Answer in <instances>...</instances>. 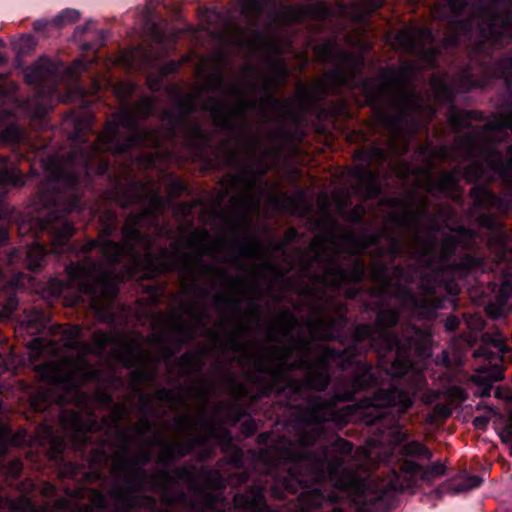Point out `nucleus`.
<instances>
[{
    "instance_id": "1",
    "label": "nucleus",
    "mask_w": 512,
    "mask_h": 512,
    "mask_svg": "<svg viewBox=\"0 0 512 512\" xmlns=\"http://www.w3.org/2000/svg\"><path fill=\"white\" fill-rule=\"evenodd\" d=\"M398 315L392 310H382L377 315L375 326L360 325L355 330L357 341L370 339L377 351L381 366L392 377H405L408 390L398 388L378 391L373 398L361 401L357 406L335 408L336 401H348L353 394L367 386L372 378L370 369H362L347 385L349 389L336 392L330 401L316 397L309 402V414L305 431L299 439L300 454L294 459L291 468V480H295L305 490L300 492L301 512H313L327 501L347 498L355 504L356 512H373L389 491H406L412 489L418 480H429L444 473L442 464H435L429 471L412 461L401 466L400 473L393 471L389 478L377 487L376 495L370 496L368 484L364 477L348 470L346 462L352 452V445L337 438L329 449L322 442L321 424L326 421L342 424L359 414L368 425L383 417L384 408H392L398 413L405 412L413 403V396L420 390L425 379L416 357L423 360L430 355L431 335L427 331L414 327L405 329V338L392 336L387 328L394 326ZM237 507L247 512H278L266 508L265 499L260 489H253L248 494L237 495ZM332 512H342L333 509Z\"/></svg>"
},
{
    "instance_id": "2",
    "label": "nucleus",
    "mask_w": 512,
    "mask_h": 512,
    "mask_svg": "<svg viewBox=\"0 0 512 512\" xmlns=\"http://www.w3.org/2000/svg\"><path fill=\"white\" fill-rule=\"evenodd\" d=\"M165 203L157 192H152L147 206L140 215L127 217L122 230V245L110 240V230L105 229L97 240L85 246L86 252L97 249L102 259L93 263L86 258L81 263L67 267L69 285L83 295L90 296L91 308L101 320L111 316L110 302L116 293V279L160 274L168 270H185L188 258L177 251H161L155 259L150 253L151 242L140 233V227L158 223V213Z\"/></svg>"
},
{
    "instance_id": "3",
    "label": "nucleus",
    "mask_w": 512,
    "mask_h": 512,
    "mask_svg": "<svg viewBox=\"0 0 512 512\" xmlns=\"http://www.w3.org/2000/svg\"><path fill=\"white\" fill-rule=\"evenodd\" d=\"M61 339L68 349L67 355L59 362H49L41 367V377L52 387L39 394L44 400L61 404L75 400L77 388L96 376V371L86 360L88 354L102 355L111 348L113 356L129 367L136 365L142 357L137 344L101 331L94 333L92 347L81 340V328L77 325L65 329Z\"/></svg>"
},
{
    "instance_id": "4",
    "label": "nucleus",
    "mask_w": 512,
    "mask_h": 512,
    "mask_svg": "<svg viewBox=\"0 0 512 512\" xmlns=\"http://www.w3.org/2000/svg\"><path fill=\"white\" fill-rule=\"evenodd\" d=\"M153 107L152 99L142 98L134 107L121 108L116 120L107 125L97 142L89 147V152L73 150L65 164L71 170L64 171L62 168H57L52 173L53 178L59 183L72 187L81 175L88 174L91 160L98 151L118 153L134 146L157 147L162 145L165 139L172 138L180 132L182 122L172 120L167 112L164 113L162 121L169 127L164 131L138 130L139 118L148 116Z\"/></svg>"
},
{
    "instance_id": "5",
    "label": "nucleus",
    "mask_w": 512,
    "mask_h": 512,
    "mask_svg": "<svg viewBox=\"0 0 512 512\" xmlns=\"http://www.w3.org/2000/svg\"><path fill=\"white\" fill-rule=\"evenodd\" d=\"M363 92L376 112L377 121L389 132L386 148L373 146L363 152L369 161L384 160L389 153L403 154L415 127L404 132L410 119H414L422 106L421 99L411 90L406 75L389 69L379 79L363 82Z\"/></svg>"
},
{
    "instance_id": "6",
    "label": "nucleus",
    "mask_w": 512,
    "mask_h": 512,
    "mask_svg": "<svg viewBox=\"0 0 512 512\" xmlns=\"http://www.w3.org/2000/svg\"><path fill=\"white\" fill-rule=\"evenodd\" d=\"M200 105L211 112L218 126L236 135L232 158L255 155L257 144L250 121L258 104L250 91L238 82L225 83L222 75L215 72L206 82V91L198 97L188 95L179 110L184 116Z\"/></svg>"
},
{
    "instance_id": "7",
    "label": "nucleus",
    "mask_w": 512,
    "mask_h": 512,
    "mask_svg": "<svg viewBox=\"0 0 512 512\" xmlns=\"http://www.w3.org/2000/svg\"><path fill=\"white\" fill-rule=\"evenodd\" d=\"M310 340H300L289 350L276 351L273 355L281 367L307 368L306 384L316 390H324L329 382L328 367L326 364V354L311 367L309 363V349L311 341L314 339H330L336 336L331 325L320 319L309 323L307 327Z\"/></svg>"
},
{
    "instance_id": "8",
    "label": "nucleus",
    "mask_w": 512,
    "mask_h": 512,
    "mask_svg": "<svg viewBox=\"0 0 512 512\" xmlns=\"http://www.w3.org/2000/svg\"><path fill=\"white\" fill-rule=\"evenodd\" d=\"M507 352L508 349L506 348L505 339L501 333L486 334L483 337V343L475 350L474 357L485 358L488 360L489 364L477 368L475 374L472 376V381L477 387L475 391L476 395L480 397L489 396L492 384L503 378L499 362L504 358Z\"/></svg>"
},
{
    "instance_id": "9",
    "label": "nucleus",
    "mask_w": 512,
    "mask_h": 512,
    "mask_svg": "<svg viewBox=\"0 0 512 512\" xmlns=\"http://www.w3.org/2000/svg\"><path fill=\"white\" fill-rule=\"evenodd\" d=\"M512 135V118H494L488 123V136L491 138ZM501 143L488 144V179L499 176L507 182H512V146L508 147L504 160L500 155Z\"/></svg>"
},
{
    "instance_id": "10",
    "label": "nucleus",
    "mask_w": 512,
    "mask_h": 512,
    "mask_svg": "<svg viewBox=\"0 0 512 512\" xmlns=\"http://www.w3.org/2000/svg\"><path fill=\"white\" fill-rule=\"evenodd\" d=\"M455 249L456 242L452 236L443 237L441 242L428 239L422 244H417L419 262L435 272H441L451 266L449 257Z\"/></svg>"
},
{
    "instance_id": "11",
    "label": "nucleus",
    "mask_w": 512,
    "mask_h": 512,
    "mask_svg": "<svg viewBox=\"0 0 512 512\" xmlns=\"http://www.w3.org/2000/svg\"><path fill=\"white\" fill-rule=\"evenodd\" d=\"M396 44L405 51L421 55L427 59L433 58V33L429 28H407L396 35Z\"/></svg>"
},
{
    "instance_id": "12",
    "label": "nucleus",
    "mask_w": 512,
    "mask_h": 512,
    "mask_svg": "<svg viewBox=\"0 0 512 512\" xmlns=\"http://www.w3.org/2000/svg\"><path fill=\"white\" fill-rule=\"evenodd\" d=\"M364 266L357 259H354L349 269L329 264L320 281L331 287H339L344 282H358L363 278Z\"/></svg>"
},
{
    "instance_id": "13",
    "label": "nucleus",
    "mask_w": 512,
    "mask_h": 512,
    "mask_svg": "<svg viewBox=\"0 0 512 512\" xmlns=\"http://www.w3.org/2000/svg\"><path fill=\"white\" fill-rule=\"evenodd\" d=\"M389 455H382L380 442L369 439L363 447H360L353 456V464L364 471L372 469L377 461H388Z\"/></svg>"
},
{
    "instance_id": "14",
    "label": "nucleus",
    "mask_w": 512,
    "mask_h": 512,
    "mask_svg": "<svg viewBox=\"0 0 512 512\" xmlns=\"http://www.w3.org/2000/svg\"><path fill=\"white\" fill-rule=\"evenodd\" d=\"M56 67L48 58H40L24 71L26 81L31 85L51 86L55 82Z\"/></svg>"
},
{
    "instance_id": "15",
    "label": "nucleus",
    "mask_w": 512,
    "mask_h": 512,
    "mask_svg": "<svg viewBox=\"0 0 512 512\" xmlns=\"http://www.w3.org/2000/svg\"><path fill=\"white\" fill-rule=\"evenodd\" d=\"M405 303L422 317H429L442 306V301L437 297L436 287L432 289L423 288L422 295L416 298L414 295H407Z\"/></svg>"
},
{
    "instance_id": "16",
    "label": "nucleus",
    "mask_w": 512,
    "mask_h": 512,
    "mask_svg": "<svg viewBox=\"0 0 512 512\" xmlns=\"http://www.w3.org/2000/svg\"><path fill=\"white\" fill-rule=\"evenodd\" d=\"M331 82H334L337 86L351 84V80L346 75H344L340 70H335L331 74L327 75V77L324 80L314 85L312 88L299 89L298 97L301 99L305 97L314 100L321 99L325 94L328 84Z\"/></svg>"
},
{
    "instance_id": "17",
    "label": "nucleus",
    "mask_w": 512,
    "mask_h": 512,
    "mask_svg": "<svg viewBox=\"0 0 512 512\" xmlns=\"http://www.w3.org/2000/svg\"><path fill=\"white\" fill-rule=\"evenodd\" d=\"M512 295V281L506 280L502 283L499 296L494 302H490L486 306L487 314L496 319L504 316L509 310L508 297Z\"/></svg>"
},
{
    "instance_id": "18",
    "label": "nucleus",
    "mask_w": 512,
    "mask_h": 512,
    "mask_svg": "<svg viewBox=\"0 0 512 512\" xmlns=\"http://www.w3.org/2000/svg\"><path fill=\"white\" fill-rule=\"evenodd\" d=\"M289 17L290 21H299L302 18L313 16L316 18H326L330 14V8L323 2H318L315 5L303 7V6H293L289 8Z\"/></svg>"
},
{
    "instance_id": "19",
    "label": "nucleus",
    "mask_w": 512,
    "mask_h": 512,
    "mask_svg": "<svg viewBox=\"0 0 512 512\" xmlns=\"http://www.w3.org/2000/svg\"><path fill=\"white\" fill-rule=\"evenodd\" d=\"M52 236V251L54 253H62L69 241V238L73 235V227L68 222H61L57 225L51 226Z\"/></svg>"
},
{
    "instance_id": "20",
    "label": "nucleus",
    "mask_w": 512,
    "mask_h": 512,
    "mask_svg": "<svg viewBox=\"0 0 512 512\" xmlns=\"http://www.w3.org/2000/svg\"><path fill=\"white\" fill-rule=\"evenodd\" d=\"M482 484V479L478 476H470L457 480L441 487V493L460 494L478 488Z\"/></svg>"
},
{
    "instance_id": "21",
    "label": "nucleus",
    "mask_w": 512,
    "mask_h": 512,
    "mask_svg": "<svg viewBox=\"0 0 512 512\" xmlns=\"http://www.w3.org/2000/svg\"><path fill=\"white\" fill-rule=\"evenodd\" d=\"M283 202V208L292 214L304 216L308 212V202L302 192L285 195Z\"/></svg>"
},
{
    "instance_id": "22",
    "label": "nucleus",
    "mask_w": 512,
    "mask_h": 512,
    "mask_svg": "<svg viewBox=\"0 0 512 512\" xmlns=\"http://www.w3.org/2000/svg\"><path fill=\"white\" fill-rule=\"evenodd\" d=\"M490 421L493 422L494 426L496 429H499V431L503 428V416L490 407L486 408L482 415L476 416L473 419V425L476 429L484 430Z\"/></svg>"
},
{
    "instance_id": "23",
    "label": "nucleus",
    "mask_w": 512,
    "mask_h": 512,
    "mask_svg": "<svg viewBox=\"0 0 512 512\" xmlns=\"http://www.w3.org/2000/svg\"><path fill=\"white\" fill-rule=\"evenodd\" d=\"M471 196L477 207H497L499 203L498 197L485 187L472 188Z\"/></svg>"
},
{
    "instance_id": "24",
    "label": "nucleus",
    "mask_w": 512,
    "mask_h": 512,
    "mask_svg": "<svg viewBox=\"0 0 512 512\" xmlns=\"http://www.w3.org/2000/svg\"><path fill=\"white\" fill-rule=\"evenodd\" d=\"M21 172L15 166L0 164V185L22 186Z\"/></svg>"
},
{
    "instance_id": "25",
    "label": "nucleus",
    "mask_w": 512,
    "mask_h": 512,
    "mask_svg": "<svg viewBox=\"0 0 512 512\" xmlns=\"http://www.w3.org/2000/svg\"><path fill=\"white\" fill-rule=\"evenodd\" d=\"M256 182H249L245 191L240 196L241 205L247 212L257 211L259 208V198L256 197Z\"/></svg>"
},
{
    "instance_id": "26",
    "label": "nucleus",
    "mask_w": 512,
    "mask_h": 512,
    "mask_svg": "<svg viewBox=\"0 0 512 512\" xmlns=\"http://www.w3.org/2000/svg\"><path fill=\"white\" fill-rule=\"evenodd\" d=\"M46 255L45 248L39 243H33L27 250V264L29 269L36 270L41 267Z\"/></svg>"
},
{
    "instance_id": "27",
    "label": "nucleus",
    "mask_w": 512,
    "mask_h": 512,
    "mask_svg": "<svg viewBox=\"0 0 512 512\" xmlns=\"http://www.w3.org/2000/svg\"><path fill=\"white\" fill-rule=\"evenodd\" d=\"M382 6V0H359L353 3V7L355 12L352 16L360 20L366 15L370 14L372 11L380 8Z\"/></svg>"
},
{
    "instance_id": "28",
    "label": "nucleus",
    "mask_w": 512,
    "mask_h": 512,
    "mask_svg": "<svg viewBox=\"0 0 512 512\" xmlns=\"http://www.w3.org/2000/svg\"><path fill=\"white\" fill-rule=\"evenodd\" d=\"M356 174L362 178V180L366 183V195L368 197L377 195L380 192V187L378 183L376 182V176L374 173L368 170H360L356 169Z\"/></svg>"
},
{
    "instance_id": "29",
    "label": "nucleus",
    "mask_w": 512,
    "mask_h": 512,
    "mask_svg": "<svg viewBox=\"0 0 512 512\" xmlns=\"http://www.w3.org/2000/svg\"><path fill=\"white\" fill-rule=\"evenodd\" d=\"M79 18V12L75 9H65L53 19L56 28L72 23Z\"/></svg>"
},
{
    "instance_id": "30",
    "label": "nucleus",
    "mask_w": 512,
    "mask_h": 512,
    "mask_svg": "<svg viewBox=\"0 0 512 512\" xmlns=\"http://www.w3.org/2000/svg\"><path fill=\"white\" fill-rule=\"evenodd\" d=\"M452 413V409L450 406L444 404H437L433 411L427 416V421L429 423H436L440 420L448 418Z\"/></svg>"
},
{
    "instance_id": "31",
    "label": "nucleus",
    "mask_w": 512,
    "mask_h": 512,
    "mask_svg": "<svg viewBox=\"0 0 512 512\" xmlns=\"http://www.w3.org/2000/svg\"><path fill=\"white\" fill-rule=\"evenodd\" d=\"M510 404L512 405V397L510 398ZM499 436L502 442L509 445L510 454L512 455V407L509 412V420L499 431Z\"/></svg>"
},
{
    "instance_id": "32",
    "label": "nucleus",
    "mask_w": 512,
    "mask_h": 512,
    "mask_svg": "<svg viewBox=\"0 0 512 512\" xmlns=\"http://www.w3.org/2000/svg\"><path fill=\"white\" fill-rule=\"evenodd\" d=\"M136 85L130 81H122L114 86L115 95L121 100L126 99L129 95L135 93Z\"/></svg>"
},
{
    "instance_id": "33",
    "label": "nucleus",
    "mask_w": 512,
    "mask_h": 512,
    "mask_svg": "<svg viewBox=\"0 0 512 512\" xmlns=\"http://www.w3.org/2000/svg\"><path fill=\"white\" fill-rule=\"evenodd\" d=\"M403 450L407 455H422L426 458H431V453L418 441H413L404 445Z\"/></svg>"
},
{
    "instance_id": "34",
    "label": "nucleus",
    "mask_w": 512,
    "mask_h": 512,
    "mask_svg": "<svg viewBox=\"0 0 512 512\" xmlns=\"http://www.w3.org/2000/svg\"><path fill=\"white\" fill-rule=\"evenodd\" d=\"M17 308V300L14 296H9L4 303L0 304V321L11 317Z\"/></svg>"
},
{
    "instance_id": "35",
    "label": "nucleus",
    "mask_w": 512,
    "mask_h": 512,
    "mask_svg": "<svg viewBox=\"0 0 512 512\" xmlns=\"http://www.w3.org/2000/svg\"><path fill=\"white\" fill-rule=\"evenodd\" d=\"M446 398L449 401L450 405H453L454 403L465 401L467 395L462 388L458 386H452L447 389Z\"/></svg>"
},
{
    "instance_id": "36",
    "label": "nucleus",
    "mask_w": 512,
    "mask_h": 512,
    "mask_svg": "<svg viewBox=\"0 0 512 512\" xmlns=\"http://www.w3.org/2000/svg\"><path fill=\"white\" fill-rule=\"evenodd\" d=\"M457 183V176L454 173L442 174L438 180V188L445 191L453 190Z\"/></svg>"
},
{
    "instance_id": "37",
    "label": "nucleus",
    "mask_w": 512,
    "mask_h": 512,
    "mask_svg": "<svg viewBox=\"0 0 512 512\" xmlns=\"http://www.w3.org/2000/svg\"><path fill=\"white\" fill-rule=\"evenodd\" d=\"M39 433L42 435V439L40 440L41 444H44L45 442H49L52 446V448L59 452L62 448V442L56 441L55 438L52 436V430L48 427H43L39 429Z\"/></svg>"
},
{
    "instance_id": "38",
    "label": "nucleus",
    "mask_w": 512,
    "mask_h": 512,
    "mask_svg": "<svg viewBox=\"0 0 512 512\" xmlns=\"http://www.w3.org/2000/svg\"><path fill=\"white\" fill-rule=\"evenodd\" d=\"M244 9L251 14L259 15L263 12L265 6L268 4L267 0H243Z\"/></svg>"
},
{
    "instance_id": "39",
    "label": "nucleus",
    "mask_w": 512,
    "mask_h": 512,
    "mask_svg": "<svg viewBox=\"0 0 512 512\" xmlns=\"http://www.w3.org/2000/svg\"><path fill=\"white\" fill-rule=\"evenodd\" d=\"M4 142H18L22 138V131L16 126L7 127L1 135Z\"/></svg>"
},
{
    "instance_id": "40",
    "label": "nucleus",
    "mask_w": 512,
    "mask_h": 512,
    "mask_svg": "<svg viewBox=\"0 0 512 512\" xmlns=\"http://www.w3.org/2000/svg\"><path fill=\"white\" fill-rule=\"evenodd\" d=\"M262 42L263 39L259 33H254L249 38L241 39V44L247 46L248 49L252 52H256L257 50H259L260 46L262 45Z\"/></svg>"
},
{
    "instance_id": "41",
    "label": "nucleus",
    "mask_w": 512,
    "mask_h": 512,
    "mask_svg": "<svg viewBox=\"0 0 512 512\" xmlns=\"http://www.w3.org/2000/svg\"><path fill=\"white\" fill-rule=\"evenodd\" d=\"M448 7L458 16L463 14V11L467 8V3L466 0H448Z\"/></svg>"
},
{
    "instance_id": "42",
    "label": "nucleus",
    "mask_w": 512,
    "mask_h": 512,
    "mask_svg": "<svg viewBox=\"0 0 512 512\" xmlns=\"http://www.w3.org/2000/svg\"><path fill=\"white\" fill-rule=\"evenodd\" d=\"M35 103V108L30 111L32 117H40L46 111V106L38 101V99L28 102L27 107L30 110L32 104Z\"/></svg>"
},
{
    "instance_id": "43",
    "label": "nucleus",
    "mask_w": 512,
    "mask_h": 512,
    "mask_svg": "<svg viewBox=\"0 0 512 512\" xmlns=\"http://www.w3.org/2000/svg\"><path fill=\"white\" fill-rule=\"evenodd\" d=\"M389 436L391 437V442L394 445L393 449H395L396 446L402 444L406 440V434L399 429H393L389 433Z\"/></svg>"
},
{
    "instance_id": "44",
    "label": "nucleus",
    "mask_w": 512,
    "mask_h": 512,
    "mask_svg": "<svg viewBox=\"0 0 512 512\" xmlns=\"http://www.w3.org/2000/svg\"><path fill=\"white\" fill-rule=\"evenodd\" d=\"M317 53L322 60L328 61L332 53V45L330 43H325L319 46Z\"/></svg>"
},
{
    "instance_id": "45",
    "label": "nucleus",
    "mask_w": 512,
    "mask_h": 512,
    "mask_svg": "<svg viewBox=\"0 0 512 512\" xmlns=\"http://www.w3.org/2000/svg\"><path fill=\"white\" fill-rule=\"evenodd\" d=\"M165 452H167V458H174L176 456L184 455L185 451H182V449L176 445L167 447L165 449Z\"/></svg>"
},
{
    "instance_id": "46",
    "label": "nucleus",
    "mask_w": 512,
    "mask_h": 512,
    "mask_svg": "<svg viewBox=\"0 0 512 512\" xmlns=\"http://www.w3.org/2000/svg\"><path fill=\"white\" fill-rule=\"evenodd\" d=\"M286 327L284 328V335L287 336L294 329L295 319L293 316L288 315L285 317Z\"/></svg>"
},
{
    "instance_id": "47",
    "label": "nucleus",
    "mask_w": 512,
    "mask_h": 512,
    "mask_svg": "<svg viewBox=\"0 0 512 512\" xmlns=\"http://www.w3.org/2000/svg\"><path fill=\"white\" fill-rule=\"evenodd\" d=\"M33 26H34V29H35L36 31H42V30H44L47 26H55V25L53 24V20H52L51 22H48V21H46V20H42V19H41V20H36V21L34 22Z\"/></svg>"
},
{
    "instance_id": "48",
    "label": "nucleus",
    "mask_w": 512,
    "mask_h": 512,
    "mask_svg": "<svg viewBox=\"0 0 512 512\" xmlns=\"http://www.w3.org/2000/svg\"><path fill=\"white\" fill-rule=\"evenodd\" d=\"M7 440V433L4 429L0 428V454L5 450V443Z\"/></svg>"
},
{
    "instance_id": "49",
    "label": "nucleus",
    "mask_w": 512,
    "mask_h": 512,
    "mask_svg": "<svg viewBox=\"0 0 512 512\" xmlns=\"http://www.w3.org/2000/svg\"><path fill=\"white\" fill-rule=\"evenodd\" d=\"M76 202H77L76 199L73 197L72 201H70L69 203L63 205L62 211L66 212V213L73 211L74 209L77 208V203Z\"/></svg>"
},
{
    "instance_id": "50",
    "label": "nucleus",
    "mask_w": 512,
    "mask_h": 512,
    "mask_svg": "<svg viewBox=\"0 0 512 512\" xmlns=\"http://www.w3.org/2000/svg\"><path fill=\"white\" fill-rule=\"evenodd\" d=\"M480 224L491 228L494 226V220L490 216L483 215L480 218Z\"/></svg>"
},
{
    "instance_id": "51",
    "label": "nucleus",
    "mask_w": 512,
    "mask_h": 512,
    "mask_svg": "<svg viewBox=\"0 0 512 512\" xmlns=\"http://www.w3.org/2000/svg\"><path fill=\"white\" fill-rule=\"evenodd\" d=\"M179 65H180L179 63L171 62L163 68V73L168 74V73L174 72V71H176V69L178 68Z\"/></svg>"
},
{
    "instance_id": "52",
    "label": "nucleus",
    "mask_w": 512,
    "mask_h": 512,
    "mask_svg": "<svg viewBox=\"0 0 512 512\" xmlns=\"http://www.w3.org/2000/svg\"><path fill=\"white\" fill-rule=\"evenodd\" d=\"M457 325H458V321L455 318H449V319H447V321L445 323V327L447 328V330H450V331L456 329Z\"/></svg>"
},
{
    "instance_id": "53",
    "label": "nucleus",
    "mask_w": 512,
    "mask_h": 512,
    "mask_svg": "<svg viewBox=\"0 0 512 512\" xmlns=\"http://www.w3.org/2000/svg\"><path fill=\"white\" fill-rule=\"evenodd\" d=\"M443 80L442 79H436L434 78L432 80V86L437 94L438 97H440V85H442Z\"/></svg>"
},
{
    "instance_id": "54",
    "label": "nucleus",
    "mask_w": 512,
    "mask_h": 512,
    "mask_svg": "<svg viewBox=\"0 0 512 512\" xmlns=\"http://www.w3.org/2000/svg\"><path fill=\"white\" fill-rule=\"evenodd\" d=\"M72 69L75 72H78L80 70L82 71V70L86 69V65L83 63V61L77 60V61L74 62Z\"/></svg>"
},
{
    "instance_id": "55",
    "label": "nucleus",
    "mask_w": 512,
    "mask_h": 512,
    "mask_svg": "<svg viewBox=\"0 0 512 512\" xmlns=\"http://www.w3.org/2000/svg\"><path fill=\"white\" fill-rule=\"evenodd\" d=\"M140 49H134L133 51L129 52L125 57L128 61H133L137 56L141 55Z\"/></svg>"
},
{
    "instance_id": "56",
    "label": "nucleus",
    "mask_w": 512,
    "mask_h": 512,
    "mask_svg": "<svg viewBox=\"0 0 512 512\" xmlns=\"http://www.w3.org/2000/svg\"><path fill=\"white\" fill-rule=\"evenodd\" d=\"M326 195H319L318 196V199H317V202H318V205L320 206L321 210L326 213V207H325V202H326Z\"/></svg>"
},
{
    "instance_id": "57",
    "label": "nucleus",
    "mask_w": 512,
    "mask_h": 512,
    "mask_svg": "<svg viewBox=\"0 0 512 512\" xmlns=\"http://www.w3.org/2000/svg\"><path fill=\"white\" fill-rule=\"evenodd\" d=\"M67 416H69L71 418L73 426L75 428H78V416L75 413H69V414L63 416V420H65V418Z\"/></svg>"
},
{
    "instance_id": "58",
    "label": "nucleus",
    "mask_w": 512,
    "mask_h": 512,
    "mask_svg": "<svg viewBox=\"0 0 512 512\" xmlns=\"http://www.w3.org/2000/svg\"><path fill=\"white\" fill-rule=\"evenodd\" d=\"M438 362L443 364L444 366H449L450 365V361H449L448 353L447 352H443L442 358L439 359Z\"/></svg>"
},
{
    "instance_id": "59",
    "label": "nucleus",
    "mask_w": 512,
    "mask_h": 512,
    "mask_svg": "<svg viewBox=\"0 0 512 512\" xmlns=\"http://www.w3.org/2000/svg\"><path fill=\"white\" fill-rule=\"evenodd\" d=\"M498 22H499L498 18H493V19L491 20V23H490V32H491L492 34L497 33V32H496V28H497Z\"/></svg>"
},
{
    "instance_id": "60",
    "label": "nucleus",
    "mask_w": 512,
    "mask_h": 512,
    "mask_svg": "<svg viewBox=\"0 0 512 512\" xmlns=\"http://www.w3.org/2000/svg\"><path fill=\"white\" fill-rule=\"evenodd\" d=\"M191 132L196 137H202V130L199 126L195 125L191 128Z\"/></svg>"
},
{
    "instance_id": "61",
    "label": "nucleus",
    "mask_w": 512,
    "mask_h": 512,
    "mask_svg": "<svg viewBox=\"0 0 512 512\" xmlns=\"http://www.w3.org/2000/svg\"><path fill=\"white\" fill-rule=\"evenodd\" d=\"M438 397V393L436 392H431V394H429L428 396H426L424 398V402L425 403H430L431 401H433L434 399H436Z\"/></svg>"
},
{
    "instance_id": "62",
    "label": "nucleus",
    "mask_w": 512,
    "mask_h": 512,
    "mask_svg": "<svg viewBox=\"0 0 512 512\" xmlns=\"http://www.w3.org/2000/svg\"><path fill=\"white\" fill-rule=\"evenodd\" d=\"M40 317H41V314H40L38 311H35V312H34V316H33V318H31V319H29V320L27 321L28 325L30 326L33 322L38 321V319H39Z\"/></svg>"
},
{
    "instance_id": "63",
    "label": "nucleus",
    "mask_w": 512,
    "mask_h": 512,
    "mask_svg": "<svg viewBox=\"0 0 512 512\" xmlns=\"http://www.w3.org/2000/svg\"><path fill=\"white\" fill-rule=\"evenodd\" d=\"M512 258V253L503 254L499 257V261H505Z\"/></svg>"
},
{
    "instance_id": "64",
    "label": "nucleus",
    "mask_w": 512,
    "mask_h": 512,
    "mask_svg": "<svg viewBox=\"0 0 512 512\" xmlns=\"http://www.w3.org/2000/svg\"><path fill=\"white\" fill-rule=\"evenodd\" d=\"M32 345H33V347L35 349H40L41 348V341L39 339H35V340H33Z\"/></svg>"
}]
</instances>
